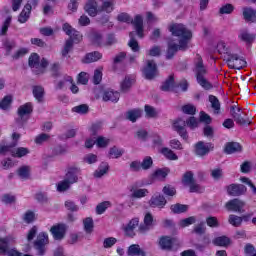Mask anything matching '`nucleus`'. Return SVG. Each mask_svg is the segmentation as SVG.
<instances>
[{
    "label": "nucleus",
    "mask_w": 256,
    "mask_h": 256,
    "mask_svg": "<svg viewBox=\"0 0 256 256\" xmlns=\"http://www.w3.org/2000/svg\"><path fill=\"white\" fill-rule=\"evenodd\" d=\"M170 33L175 37H180L179 44L175 43L173 39L168 41V48L166 51V59H172L175 57L177 51H187L189 49V41L193 37L191 30L187 29L183 24H173L169 28Z\"/></svg>",
    "instance_id": "1"
},
{
    "label": "nucleus",
    "mask_w": 256,
    "mask_h": 256,
    "mask_svg": "<svg viewBox=\"0 0 256 256\" xmlns=\"http://www.w3.org/2000/svg\"><path fill=\"white\" fill-rule=\"evenodd\" d=\"M62 31H64V33L70 37L68 40H66L64 49L62 50V57H67V55H69L71 52V49H73V43H79V41L83 39V36L81 35V32L77 31L69 23L63 24Z\"/></svg>",
    "instance_id": "2"
},
{
    "label": "nucleus",
    "mask_w": 256,
    "mask_h": 256,
    "mask_svg": "<svg viewBox=\"0 0 256 256\" xmlns=\"http://www.w3.org/2000/svg\"><path fill=\"white\" fill-rule=\"evenodd\" d=\"M28 65L30 69H32L34 75H43L49 66V61H47L45 58H42L40 62L39 54L32 53L28 59Z\"/></svg>",
    "instance_id": "3"
},
{
    "label": "nucleus",
    "mask_w": 256,
    "mask_h": 256,
    "mask_svg": "<svg viewBox=\"0 0 256 256\" xmlns=\"http://www.w3.org/2000/svg\"><path fill=\"white\" fill-rule=\"evenodd\" d=\"M33 113V103L27 102L21 106H19L17 110L18 118L16 119V123L18 127H23L25 123H27V115H31Z\"/></svg>",
    "instance_id": "4"
},
{
    "label": "nucleus",
    "mask_w": 256,
    "mask_h": 256,
    "mask_svg": "<svg viewBox=\"0 0 256 256\" xmlns=\"http://www.w3.org/2000/svg\"><path fill=\"white\" fill-rule=\"evenodd\" d=\"M15 243V237L7 236L6 238L0 239V253H7L8 256H21L23 255L21 252L11 249L9 247Z\"/></svg>",
    "instance_id": "5"
},
{
    "label": "nucleus",
    "mask_w": 256,
    "mask_h": 256,
    "mask_svg": "<svg viewBox=\"0 0 256 256\" xmlns=\"http://www.w3.org/2000/svg\"><path fill=\"white\" fill-rule=\"evenodd\" d=\"M225 61L230 69H237L240 71V69H243V67H247V61H245V59L238 54L227 53Z\"/></svg>",
    "instance_id": "6"
},
{
    "label": "nucleus",
    "mask_w": 256,
    "mask_h": 256,
    "mask_svg": "<svg viewBox=\"0 0 256 256\" xmlns=\"http://www.w3.org/2000/svg\"><path fill=\"white\" fill-rule=\"evenodd\" d=\"M159 71L157 70V63H155L154 60H147L146 61V67L143 69V75L145 79H148V81H151L156 78Z\"/></svg>",
    "instance_id": "7"
},
{
    "label": "nucleus",
    "mask_w": 256,
    "mask_h": 256,
    "mask_svg": "<svg viewBox=\"0 0 256 256\" xmlns=\"http://www.w3.org/2000/svg\"><path fill=\"white\" fill-rule=\"evenodd\" d=\"M49 243V236L45 232H41L36 241H34V249L38 255H45V245Z\"/></svg>",
    "instance_id": "8"
},
{
    "label": "nucleus",
    "mask_w": 256,
    "mask_h": 256,
    "mask_svg": "<svg viewBox=\"0 0 256 256\" xmlns=\"http://www.w3.org/2000/svg\"><path fill=\"white\" fill-rule=\"evenodd\" d=\"M225 207L228 211H234L235 213H245V201L239 198H234L228 201L225 204Z\"/></svg>",
    "instance_id": "9"
},
{
    "label": "nucleus",
    "mask_w": 256,
    "mask_h": 256,
    "mask_svg": "<svg viewBox=\"0 0 256 256\" xmlns=\"http://www.w3.org/2000/svg\"><path fill=\"white\" fill-rule=\"evenodd\" d=\"M226 191L230 197H241L247 193V187L243 184H230L226 187Z\"/></svg>",
    "instance_id": "10"
},
{
    "label": "nucleus",
    "mask_w": 256,
    "mask_h": 256,
    "mask_svg": "<svg viewBox=\"0 0 256 256\" xmlns=\"http://www.w3.org/2000/svg\"><path fill=\"white\" fill-rule=\"evenodd\" d=\"M185 127H187V123L182 118H178L173 123L174 131H176L178 135L184 139V141H187V139H189V134H187V129H185Z\"/></svg>",
    "instance_id": "11"
},
{
    "label": "nucleus",
    "mask_w": 256,
    "mask_h": 256,
    "mask_svg": "<svg viewBox=\"0 0 256 256\" xmlns=\"http://www.w3.org/2000/svg\"><path fill=\"white\" fill-rule=\"evenodd\" d=\"M194 73H196V78L207 75V67H205L203 58L199 54H196L194 58Z\"/></svg>",
    "instance_id": "12"
},
{
    "label": "nucleus",
    "mask_w": 256,
    "mask_h": 256,
    "mask_svg": "<svg viewBox=\"0 0 256 256\" xmlns=\"http://www.w3.org/2000/svg\"><path fill=\"white\" fill-rule=\"evenodd\" d=\"M79 173H81V168L78 166H70L65 174L64 180H66L70 185H73L79 181Z\"/></svg>",
    "instance_id": "13"
},
{
    "label": "nucleus",
    "mask_w": 256,
    "mask_h": 256,
    "mask_svg": "<svg viewBox=\"0 0 256 256\" xmlns=\"http://www.w3.org/2000/svg\"><path fill=\"white\" fill-rule=\"evenodd\" d=\"M148 205L153 209L155 208L163 209V207L167 205V199H165V196H163L162 194H154L150 198Z\"/></svg>",
    "instance_id": "14"
},
{
    "label": "nucleus",
    "mask_w": 256,
    "mask_h": 256,
    "mask_svg": "<svg viewBox=\"0 0 256 256\" xmlns=\"http://www.w3.org/2000/svg\"><path fill=\"white\" fill-rule=\"evenodd\" d=\"M211 149H213V144L211 143H206L203 141H199L198 143L195 144V155L198 157H205Z\"/></svg>",
    "instance_id": "15"
},
{
    "label": "nucleus",
    "mask_w": 256,
    "mask_h": 256,
    "mask_svg": "<svg viewBox=\"0 0 256 256\" xmlns=\"http://www.w3.org/2000/svg\"><path fill=\"white\" fill-rule=\"evenodd\" d=\"M157 221L154 220L153 214L151 212L146 213L144 216V224L139 226V231L141 233H145V231H149V229H153L155 227Z\"/></svg>",
    "instance_id": "16"
},
{
    "label": "nucleus",
    "mask_w": 256,
    "mask_h": 256,
    "mask_svg": "<svg viewBox=\"0 0 256 256\" xmlns=\"http://www.w3.org/2000/svg\"><path fill=\"white\" fill-rule=\"evenodd\" d=\"M84 11L90 17H97V14L100 13L97 0H88L84 6Z\"/></svg>",
    "instance_id": "17"
},
{
    "label": "nucleus",
    "mask_w": 256,
    "mask_h": 256,
    "mask_svg": "<svg viewBox=\"0 0 256 256\" xmlns=\"http://www.w3.org/2000/svg\"><path fill=\"white\" fill-rule=\"evenodd\" d=\"M50 232L56 241H61L65 238V233L67 229L64 224H58L51 227Z\"/></svg>",
    "instance_id": "18"
},
{
    "label": "nucleus",
    "mask_w": 256,
    "mask_h": 256,
    "mask_svg": "<svg viewBox=\"0 0 256 256\" xmlns=\"http://www.w3.org/2000/svg\"><path fill=\"white\" fill-rule=\"evenodd\" d=\"M175 243H177V239L169 236H162L159 241V245L164 251H171Z\"/></svg>",
    "instance_id": "19"
},
{
    "label": "nucleus",
    "mask_w": 256,
    "mask_h": 256,
    "mask_svg": "<svg viewBox=\"0 0 256 256\" xmlns=\"http://www.w3.org/2000/svg\"><path fill=\"white\" fill-rule=\"evenodd\" d=\"M32 95L37 103H44L45 101V88L41 85H35L32 87Z\"/></svg>",
    "instance_id": "20"
},
{
    "label": "nucleus",
    "mask_w": 256,
    "mask_h": 256,
    "mask_svg": "<svg viewBox=\"0 0 256 256\" xmlns=\"http://www.w3.org/2000/svg\"><path fill=\"white\" fill-rule=\"evenodd\" d=\"M101 5L99 7L100 13H113L115 11V0H100Z\"/></svg>",
    "instance_id": "21"
},
{
    "label": "nucleus",
    "mask_w": 256,
    "mask_h": 256,
    "mask_svg": "<svg viewBox=\"0 0 256 256\" xmlns=\"http://www.w3.org/2000/svg\"><path fill=\"white\" fill-rule=\"evenodd\" d=\"M243 115L245 114L241 111V108H237V112H233L232 117L238 125H251V121Z\"/></svg>",
    "instance_id": "22"
},
{
    "label": "nucleus",
    "mask_w": 256,
    "mask_h": 256,
    "mask_svg": "<svg viewBox=\"0 0 256 256\" xmlns=\"http://www.w3.org/2000/svg\"><path fill=\"white\" fill-rule=\"evenodd\" d=\"M136 29V33L140 39H143V17L141 15H136L134 20H130Z\"/></svg>",
    "instance_id": "23"
},
{
    "label": "nucleus",
    "mask_w": 256,
    "mask_h": 256,
    "mask_svg": "<svg viewBox=\"0 0 256 256\" xmlns=\"http://www.w3.org/2000/svg\"><path fill=\"white\" fill-rule=\"evenodd\" d=\"M121 95L117 91L105 90L102 95L103 101H111L112 103H117Z\"/></svg>",
    "instance_id": "24"
},
{
    "label": "nucleus",
    "mask_w": 256,
    "mask_h": 256,
    "mask_svg": "<svg viewBox=\"0 0 256 256\" xmlns=\"http://www.w3.org/2000/svg\"><path fill=\"white\" fill-rule=\"evenodd\" d=\"M243 17L247 23H256V10L251 7L243 8Z\"/></svg>",
    "instance_id": "25"
},
{
    "label": "nucleus",
    "mask_w": 256,
    "mask_h": 256,
    "mask_svg": "<svg viewBox=\"0 0 256 256\" xmlns=\"http://www.w3.org/2000/svg\"><path fill=\"white\" fill-rule=\"evenodd\" d=\"M139 226V218H133L125 227L127 237H135V228Z\"/></svg>",
    "instance_id": "26"
},
{
    "label": "nucleus",
    "mask_w": 256,
    "mask_h": 256,
    "mask_svg": "<svg viewBox=\"0 0 256 256\" xmlns=\"http://www.w3.org/2000/svg\"><path fill=\"white\" fill-rule=\"evenodd\" d=\"M175 77L173 75H170L168 79L165 80V82L161 85L160 89L161 91H175Z\"/></svg>",
    "instance_id": "27"
},
{
    "label": "nucleus",
    "mask_w": 256,
    "mask_h": 256,
    "mask_svg": "<svg viewBox=\"0 0 256 256\" xmlns=\"http://www.w3.org/2000/svg\"><path fill=\"white\" fill-rule=\"evenodd\" d=\"M31 4H26L24 9L21 11L20 15L18 16L19 23H27L29 21V17L31 15Z\"/></svg>",
    "instance_id": "28"
},
{
    "label": "nucleus",
    "mask_w": 256,
    "mask_h": 256,
    "mask_svg": "<svg viewBox=\"0 0 256 256\" xmlns=\"http://www.w3.org/2000/svg\"><path fill=\"white\" fill-rule=\"evenodd\" d=\"M238 39H240V41H244V43H247L248 45H251V43L255 41V35L249 33L247 30H240Z\"/></svg>",
    "instance_id": "29"
},
{
    "label": "nucleus",
    "mask_w": 256,
    "mask_h": 256,
    "mask_svg": "<svg viewBox=\"0 0 256 256\" xmlns=\"http://www.w3.org/2000/svg\"><path fill=\"white\" fill-rule=\"evenodd\" d=\"M212 243L216 247H229L231 245V239L227 236H219L214 238Z\"/></svg>",
    "instance_id": "30"
},
{
    "label": "nucleus",
    "mask_w": 256,
    "mask_h": 256,
    "mask_svg": "<svg viewBox=\"0 0 256 256\" xmlns=\"http://www.w3.org/2000/svg\"><path fill=\"white\" fill-rule=\"evenodd\" d=\"M107 173H109V164L102 162L99 165L98 169L94 171L93 175L96 179H101V177L107 175Z\"/></svg>",
    "instance_id": "31"
},
{
    "label": "nucleus",
    "mask_w": 256,
    "mask_h": 256,
    "mask_svg": "<svg viewBox=\"0 0 256 256\" xmlns=\"http://www.w3.org/2000/svg\"><path fill=\"white\" fill-rule=\"evenodd\" d=\"M127 255L128 256H145V251H143V249H141V246H139L138 244H132L128 247Z\"/></svg>",
    "instance_id": "32"
},
{
    "label": "nucleus",
    "mask_w": 256,
    "mask_h": 256,
    "mask_svg": "<svg viewBox=\"0 0 256 256\" xmlns=\"http://www.w3.org/2000/svg\"><path fill=\"white\" fill-rule=\"evenodd\" d=\"M209 102L211 103V108L214 111L215 115L221 114V102H219V99L217 96L210 95L209 96Z\"/></svg>",
    "instance_id": "33"
},
{
    "label": "nucleus",
    "mask_w": 256,
    "mask_h": 256,
    "mask_svg": "<svg viewBox=\"0 0 256 256\" xmlns=\"http://www.w3.org/2000/svg\"><path fill=\"white\" fill-rule=\"evenodd\" d=\"M100 59H103V54L99 51H94L91 53H88L84 59V63H95L96 61H99Z\"/></svg>",
    "instance_id": "34"
},
{
    "label": "nucleus",
    "mask_w": 256,
    "mask_h": 256,
    "mask_svg": "<svg viewBox=\"0 0 256 256\" xmlns=\"http://www.w3.org/2000/svg\"><path fill=\"white\" fill-rule=\"evenodd\" d=\"M130 41L128 42V46L133 51V53H139L141 47H139V42L135 40V32L129 33Z\"/></svg>",
    "instance_id": "35"
},
{
    "label": "nucleus",
    "mask_w": 256,
    "mask_h": 256,
    "mask_svg": "<svg viewBox=\"0 0 256 256\" xmlns=\"http://www.w3.org/2000/svg\"><path fill=\"white\" fill-rule=\"evenodd\" d=\"M91 41L93 45H96L97 47H105V42L103 41V34L99 32L92 33Z\"/></svg>",
    "instance_id": "36"
},
{
    "label": "nucleus",
    "mask_w": 256,
    "mask_h": 256,
    "mask_svg": "<svg viewBox=\"0 0 256 256\" xmlns=\"http://www.w3.org/2000/svg\"><path fill=\"white\" fill-rule=\"evenodd\" d=\"M160 153L169 161H177V159H179V156H177V154H175V152L168 147L162 148Z\"/></svg>",
    "instance_id": "37"
},
{
    "label": "nucleus",
    "mask_w": 256,
    "mask_h": 256,
    "mask_svg": "<svg viewBox=\"0 0 256 256\" xmlns=\"http://www.w3.org/2000/svg\"><path fill=\"white\" fill-rule=\"evenodd\" d=\"M237 151H241V144L237 142H229L226 144L225 153L231 155L232 153H237Z\"/></svg>",
    "instance_id": "38"
},
{
    "label": "nucleus",
    "mask_w": 256,
    "mask_h": 256,
    "mask_svg": "<svg viewBox=\"0 0 256 256\" xmlns=\"http://www.w3.org/2000/svg\"><path fill=\"white\" fill-rule=\"evenodd\" d=\"M10 152L12 157H17L19 159H21V157H25V155H29V150L25 147H18Z\"/></svg>",
    "instance_id": "39"
},
{
    "label": "nucleus",
    "mask_w": 256,
    "mask_h": 256,
    "mask_svg": "<svg viewBox=\"0 0 256 256\" xmlns=\"http://www.w3.org/2000/svg\"><path fill=\"white\" fill-rule=\"evenodd\" d=\"M141 117V110H129L126 113V119H128V121H131L132 123H135V121H137V119H139Z\"/></svg>",
    "instance_id": "40"
},
{
    "label": "nucleus",
    "mask_w": 256,
    "mask_h": 256,
    "mask_svg": "<svg viewBox=\"0 0 256 256\" xmlns=\"http://www.w3.org/2000/svg\"><path fill=\"white\" fill-rule=\"evenodd\" d=\"M149 195V190L145 188L133 190L131 197L132 199H142V197H147Z\"/></svg>",
    "instance_id": "41"
},
{
    "label": "nucleus",
    "mask_w": 256,
    "mask_h": 256,
    "mask_svg": "<svg viewBox=\"0 0 256 256\" xmlns=\"http://www.w3.org/2000/svg\"><path fill=\"white\" fill-rule=\"evenodd\" d=\"M172 213L180 214V213H187V209H189V206L185 204H174L170 207Z\"/></svg>",
    "instance_id": "42"
},
{
    "label": "nucleus",
    "mask_w": 256,
    "mask_h": 256,
    "mask_svg": "<svg viewBox=\"0 0 256 256\" xmlns=\"http://www.w3.org/2000/svg\"><path fill=\"white\" fill-rule=\"evenodd\" d=\"M228 223L233 227H241L243 224L241 216H237L235 214H230L228 218Z\"/></svg>",
    "instance_id": "43"
},
{
    "label": "nucleus",
    "mask_w": 256,
    "mask_h": 256,
    "mask_svg": "<svg viewBox=\"0 0 256 256\" xmlns=\"http://www.w3.org/2000/svg\"><path fill=\"white\" fill-rule=\"evenodd\" d=\"M194 181H195V178L193 177V173L191 171H187L184 173L182 178L183 185H185L186 187H189L190 185H192V183H194Z\"/></svg>",
    "instance_id": "44"
},
{
    "label": "nucleus",
    "mask_w": 256,
    "mask_h": 256,
    "mask_svg": "<svg viewBox=\"0 0 256 256\" xmlns=\"http://www.w3.org/2000/svg\"><path fill=\"white\" fill-rule=\"evenodd\" d=\"M17 173H18L20 179L27 180V179H29V175L31 173V167L22 166L18 169Z\"/></svg>",
    "instance_id": "45"
},
{
    "label": "nucleus",
    "mask_w": 256,
    "mask_h": 256,
    "mask_svg": "<svg viewBox=\"0 0 256 256\" xmlns=\"http://www.w3.org/2000/svg\"><path fill=\"white\" fill-rule=\"evenodd\" d=\"M123 153L124 151L122 149H119L117 146H113L110 148L108 155L112 159H119V157H123Z\"/></svg>",
    "instance_id": "46"
},
{
    "label": "nucleus",
    "mask_w": 256,
    "mask_h": 256,
    "mask_svg": "<svg viewBox=\"0 0 256 256\" xmlns=\"http://www.w3.org/2000/svg\"><path fill=\"white\" fill-rule=\"evenodd\" d=\"M197 223V218L195 216H190L188 218L182 219L179 222L180 227L185 228L189 227V225H195Z\"/></svg>",
    "instance_id": "47"
},
{
    "label": "nucleus",
    "mask_w": 256,
    "mask_h": 256,
    "mask_svg": "<svg viewBox=\"0 0 256 256\" xmlns=\"http://www.w3.org/2000/svg\"><path fill=\"white\" fill-rule=\"evenodd\" d=\"M197 83H199L203 89H206V91H209V89H213V84H211L209 81H207V78L205 76H199L196 78Z\"/></svg>",
    "instance_id": "48"
},
{
    "label": "nucleus",
    "mask_w": 256,
    "mask_h": 256,
    "mask_svg": "<svg viewBox=\"0 0 256 256\" xmlns=\"http://www.w3.org/2000/svg\"><path fill=\"white\" fill-rule=\"evenodd\" d=\"M206 231L207 227H205V222H200L194 226L192 233H195L196 235H205Z\"/></svg>",
    "instance_id": "49"
},
{
    "label": "nucleus",
    "mask_w": 256,
    "mask_h": 256,
    "mask_svg": "<svg viewBox=\"0 0 256 256\" xmlns=\"http://www.w3.org/2000/svg\"><path fill=\"white\" fill-rule=\"evenodd\" d=\"M73 113H78L79 115H86L89 113V106L87 104H81L72 108Z\"/></svg>",
    "instance_id": "50"
},
{
    "label": "nucleus",
    "mask_w": 256,
    "mask_h": 256,
    "mask_svg": "<svg viewBox=\"0 0 256 256\" xmlns=\"http://www.w3.org/2000/svg\"><path fill=\"white\" fill-rule=\"evenodd\" d=\"M51 76L54 78L61 77V64L54 63L50 66Z\"/></svg>",
    "instance_id": "51"
},
{
    "label": "nucleus",
    "mask_w": 256,
    "mask_h": 256,
    "mask_svg": "<svg viewBox=\"0 0 256 256\" xmlns=\"http://www.w3.org/2000/svg\"><path fill=\"white\" fill-rule=\"evenodd\" d=\"M111 207V202L104 201L96 206V213L97 215H103L104 211H107Z\"/></svg>",
    "instance_id": "52"
},
{
    "label": "nucleus",
    "mask_w": 256,
    "mask_h": 256,
    "mask_svg": "<svg viewBox=\"0 0 256 256\" xmlns=\"http://www.w3.org/2000/svg\"><path fill=\"white\" fill-rule=\"evenodd\" d=\"M235 11L233 4H225L219 9L220 15H231Z\"/></svg>",
    "instance_id": "53"
},
{
    "label": "nucleus",
    "mask_w": 256,
    "mask_h": 256,
    "mask_svg": "<svg viewBox=\"0 0 256 256\" xmlns=\"http://www.w3.org/2000/svg\"><path fill=\"white\" fill-rule=\"evenodd\" d=\"M83 225H84V231H86L87 233H93V218L88 217L86 219L83 220Z\"/></svg>",
    "instance_id": "54"
},
{
    "label": "nucleus",
    "mask_w": 256,
    "mask_h": 256,
    "mask_svg": "<svg viewBox=\"0 0 256 256\" xmlns=\"http://www.w3.org/2000/svg\"><path fill=\"white\" fill-rule=\"evenodd\" d=\"M140 165L144 171L151 169V167H153V158L146 156Z\"/></svg>",
    "instance_id": "55"
},
{
    "label": "nucleus",
    "mask_w": 256,
    "mask_h": 256,
    "mask_svg": "<svg viewBox=\"0 0 256 256\" xmlns=\"http://www.w3.org/2000/svg\"><path fill=\"white\" fill-rule=\"evenodd\" d=\"M13 102V97L11 96H5L1 101H0V109H3L4 111L9 109L11 106V103Z\"/></svg>",
    "instance_id": "56"
},
{
    "label": "nucleus",
    "mask_w": 256,
    "mask_h": 256,
    "mask_svg": "<svg viewBox=\"0 0 256 256\" xmlns=\"http://www.w3.org/2000/svg\"><path fill=\"white\" fill-rule=\"evenodd\" d=\"M131 85H133V80L129 77H125V79L121 83V91L123 93H127L129 89H131Z\"/></svg>",
    "instance_id": "57"
},
{
    "label": "nucleus",
    "mask_w": 256,
    "mask_h": 256,
    "mask_svg": "<svg viewBox=\"0 0 256 256\" xmlns=\"http://www.w3.org/2000/svg\"><path fill=\"white\" fill-rule=\"evenodd\" d=\"M144 111L146 113V117H148L149 119H154L155 117H157V110H155L153 106L145 105Z\"/></svg>",
    "instance_id": "58"
},
{
    "label": "nucleus",
    "mask_w": 256,
    "mask_h": 256,
    "mask_svg": "<svg viewBox=\"0 0 256 256\" xmlns=\"http://www.w3.org/2000/svg\"><path fill=\"white\" fill-rule=\"evenodd\" d=\"M190 193H204L205 187L197 184L195 181L189 185Z\"/></svg>",
    "instance_id": "59"
},
{
    "label": "nucleus",
    "mask_w": 256,
    "mask_h": 256,
    "mask_svg": "<svg viewBox=\"0 0 256 256\" xmlns=\"http://www.w3.org/2000/svg\"><path fill=\"white\" fill-rule=\"evenodd\" d=\"M162 193H164V195H167L168 197H174V195L177 194V190H175V187L168 184L163 187Z\"/></svg>",
    "instance_id": "60"
},
{
    "label": "nucleus",
    "mask_w": 256,
    "mask_h": 256,
    "mask_svg": "<svg viewBox=\"0 0 256 256\" xmlns=\"http://www.w3.org/2000/svg\"><path fill=\"white\" fill-rule=\"evenodd\" d=\"M68 189H71V184L66 181L65 179L60 181L57 185V191L60 193H63L64 191H67Z\"/></svg>",
    "instance_id": "61"
},
{
    "label": "nucleus",
    "mask_w": 256,
    "mask_h": 256,
    "mask_svg": "<svg viewBox=\"0 0 256 256\" xmlns=\"http://www.w3.org/2000/svg\"><path fill=\"white\" fill-rule=\"evenodd\" d=\"M110 140L103 137V136H98L96 139V145L97 147H100L102 149H105L109 145Z\"/></svg>",
    "instance_id": "62"
},
{
    "label": "nucleus",
    "mask_w": 256,
    "mask_h": 256,
    "mask_svg": "<svg viewBox=\"0 0 256 256\" xmlns=\"http://www.w3.org/2000/svg\"><path fill=\"white\" fill-rule=\"evenodd\" d=\"M135 137L136 139H139V141H147L149 137V132H147V130L140 129L136 131Z\"/></svg>",
    "instance_id": "63"
},
{
    "label": "nucleus",
    "mask_w": 256,
    "mask_h": 256,
    "mask_svg": "<svg viewBox=\"0 0 256 256\" xmlns=\"http://www.w3.org/2000/svg\"><path fill=\"white\" fill-rule=\"evenodd\" d=\"M211 177H213L215 181H219V179H223V169L221 168L212 169Z\"/></svg>",
    "instance_id": "64"
}]
</instances>
